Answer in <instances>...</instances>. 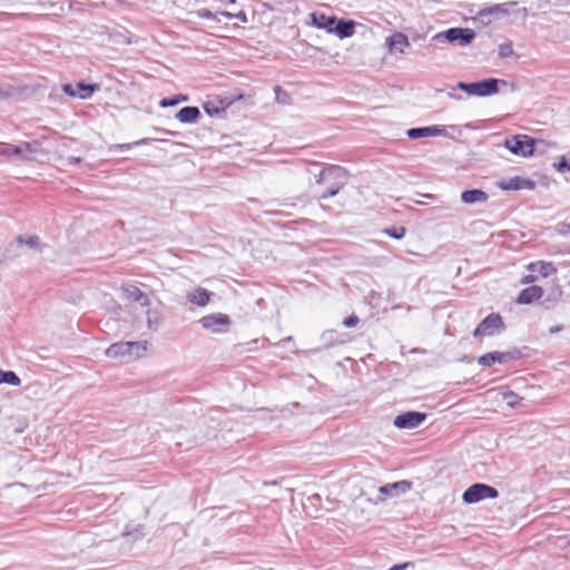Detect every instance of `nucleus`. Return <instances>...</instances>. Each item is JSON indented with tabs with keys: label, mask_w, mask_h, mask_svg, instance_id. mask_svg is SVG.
<instances>
[{
	"label": "nucleus",
	"mask_w": 570,
	"mask_h": 570,
	"mask_svg": "<svg viewBox=\"0 0 570 570\" xmlns=\"http://www.w3.org/2000/svg\"><path fill=\"white\" fill-rule=\"evenodd\" d=\"M543 295V289L540 286H530L524 288L518 296L519 304H531Z\"/></svg>",
	"instance_id": "16"
},
{
	"label": "nucleus",
	"mask_w": 570,
	"mask_h": 570,
	"mask_svg": "<svg viewBox=\"0 0 570 570\" xmlns=\"http://www.w3.org/2000/svg\"><path fill=\"white\" fill-rule=\"evenodd\" d=\"M203 107L206 114H208L212 117L219 115L225 109L224 107L217 106L216 102L213 100L206 101Z\"/></svg>",
	"instance_id": "29"
},
{
	"label": "nucleus",
	"mask_w": 570,
	"mask_h": 570,
	"mask_svg": "<svg viewBox=\"0 0 570 570\" xmlns=\"http://www.w3.org/2000/svg\"><path fill=\"white\" fill-rule=\"evenodd\" d=\"M461 200L465 204L484 203L488 200V195L481 189H469L461 194Z\"/></svg>",
	"instance_id": "19"
},
{
	"label": "nucleus",
	"mask_w": 570,
	"mask_h": 570,
	"mask_svg": "<svg viewBox=\"0 0 570 570\" xmlns=\"http://www.w3.org/2000/svg\"><path fill=\"white\" fill-rule=\"evenodd\" d=\"M196 16L198 18H203V19H215V14L208 10V9H199L197 12H196Z\"/></svg>",
	"instance_id": "37"
},
{
	"label": "nucleus",
	"mask_w": 570,
	"mask_h": 570,
	"mask_svg": "<svg viewBox=\"0 0 570 570\" xmlns=\"http://www.w3.org/2000/svg\"><path fill=\"white\" fill-rule=\"evenodd\" d=\"M222 14L227 17V18H229V19L235 18V19L240 20L242 22H247V17H246L245 12H243V11H240V12H238L236 14H233L230 12L224 11V12H222Z\"/></svg>",
	"instance_id": "36"
},
{
	"label": "nucleus",
	"mask_w": 570,
	"mask_h": 570,
	"mask_svg": "<svg viewBox=\"0 0 570 570\" xmlns=\"http://www.w3.org/2000/svg\"><path fill=\"white\" fill-rule=\"evenodd\" d=\"M147 324H148V327L153 331H156L158 328L159 320H158L157 312H155V311L147 312Z\"/></svg>",
	"instance_id": "32"
},
{
	"label": "nucleus",
	"mask_w": 570,
	"mask_h": 570,
	"mask_svg": "<svg viewBox=\"0 0 570 570\" xmlns=\"http://www.w3.org/2000/svg\"><path fill=\"white\" fill-rule=\"evenodd\" d=\"M503 400L507 402L509 406H515L518 402L521 400L518 394L512 391H508L503 393Z\"/></svg>",
	"instance_id": "33"
},
{
	"label": "nucleus",
	"mask_w": 570,
	"mask_h": 570,
	"mask_svg": "<svg viewBox=\"0 0 570 570\" xmlns=\"http://www.w3.org/2000/svg\"><path fill=\"white\" fill-rule=\"evenodd\" d=\"M446 129L443 126L415 127L406 130L410 139H419L425 137L445 136Z\"/></svg>",
	"instance_id": "12"
},
{
	"label": "nucleus",
	"mask_w": 570,
	"mask_h": 570,
	"mask_svg": "<svg viewBox=\"0 0 570 570\" xmlns=\"http://www.w3.org/2000/svg\"><path fill=\"white\" fill-rule=\"evenodd\" d=\"M227 2H228L229 4H233V3H235V2H236V0H227Z\"/></svg>",
	"instance_id": "46"
},
{
	"label": "nucleus",
	"mask_w": 570,
	"mask_h": 570,
	"mask_svg": "<svg viewBox=\"0 0 570 570\" xmlns=\"http://www.w3.org/2000/svg\"><path fill=\"white\" fill-rule=\"evenodd\" d=\"M426 419V414L416 411H409L397 415L394 419V425L397 429L411 430L417 428Z\"/></svg>",
	"instance_id": "11"
},
{
	"label": "nucleus",
	"mask_w": 570,
	"mask_h": 570,
	"mask_svg": "<svg viewBox=\"0 0 570 570\" xmlns=\"http://www.w3.org/2000/svg\"><path fill=\"white\" fill-rule=\"evenodd\" d=\"M0 156L11 161H36L46 156L38 140L23 141L19 145L0 144Z\"/></svg>",
	"instance_id": "1"
},
{
	"label": "nucleus",
	"mask_w": 570,
	"mask_h": 570,
	"mask_svg": "<svg viewBox=\"0 0 570 570\" xmlns=\"http://www.w3.org/2000/svg\"><path fill=\"white\" fill-rule=\"evenodd\" d=\"M355 32V22L353 20L336 19L332 33H335L340 39L352 37Z\"/></svg>",
	"instance_id": "15"
},
{
	"label": "nucleus",
	"mask_w": 570,
	"mask_h": 570,
	"mask_svg": "<svg viewBox=\"0 0 570 570\" xmlns=\"http://www.w3.org/2000/svg\"><path fill=\"white\" fill-rule=\"evenodd\" d=\"M560 296H561V291L560 289H557V291L553 292V301L554 302L558 301Z\"/></svg>",
	"instance_id": "42"
},
{
	"label": "nucleus",
	"mask_w": 570,
	"mask_h": 570,
	"mask_svg": "<svg viewBox=\"0 0 570 570\" xmlns=\"http://www.w3.org/2000/svg\"><path fill=\"white\" fill-rule=\"evenodd\" d=\"M512 358L510 352H490L478 358V363L484 367H489L494 363H507Z\"/></svg>",
	"instance_id": "14"
},
{
	"label": "nucleus",
	"mask_w": 570,
	"mask_h": 570,
	"mask_svg": "<svg viewBox=\"0 0 570 570\" xmlns=\"http://www.w3.org/2000/svg\"><path fill=\"white\" fill-rule=\"evenodd\" d=\"M10 96V92L2 87H0V100H3Z\"/></svg>",
	"instance_id": "40"
},
{
	"label": "nucleus",
	"mask_w": 570,
	"mask_h": 570,
	"mask_svg": "<svg viewBox=\"0 0 570 570\" xmlns=\"http://www.w3.org/2000/svg\"><path fill=\"white\" fill-rule=\"evenodd\" d=\"M147 351V342H118L106 350L109 358L128 363L139 358Z\"/></svg>",
	"instance_id": "3"
},
{
	"label": "nucleus",
	"mask_w": 570,
	"mask_h": 570,
	"mask_svg": "<svg viewBox=\"0 0 570 570\" xmlns=\"http://www.w3.org/2000/svg\"><path fill=\"white\" fill-rule=\"evenodd\" d=\"M149 140L150 139H148V138H144V139H140L138 141L131 142V144L116 145L115 148L119 149V150H129L132 146L146 145V144H148Z\"/></svg>",
	"instance_id": "35"
},
{
	"label": "nucleus",
	"mask_w": 570,
	"mask_h": 570,
	"mask_svg": "<svg viewBox=\"0 0 570 570\" xmlns=\"http://www.w3.org/2000/svg\"><path fill=\"white\" fill-rule=\"evenodd\" d=\"M529 269L539 273L543 277H548L556 272V268L551 263L537 262L529 265Z\"/></svg>",
	"instance_id": "25"
},
{
	"label": "nucleus",
	"mask_w": 570,
	"mask_h": 570,
	"mask_svg": "<svg viewBox=\"0 0 570 570\" xmlns=\"http://www.w3.org/2000/svg\"><path fill=\"white\" fill-rule=\"evenodd\" d=\"M188 100V97L185 96V95H178L174 98H164L160 100L159 105L161 107H170V106H175L177 104H179L180 101H186Z\"/></svg>",
	"instance_id": "30"
},
{
	"label": "nucleus",
	"mask_w": 570,
	"mask_h": 570,
	"mask_svg": "<svg viewBox=\"0 0 570 570\" xmlns=\"http://www.w3.org/2000/svg\"><path fill=\"white\" fill-rule=\"evenodd\" d=\"M542 142V140H535L528 135H515L507 138L503 145L517 156L529 157L534 154L537 146Z\"/></svg>",
	"instance_id": "4"
},
{
	"label": "nucleus",
	"mask_w": 570,
	"mask_h": 570,
	"mask_svg": "<svg viewBox=\"0 0 570 570\" xmlns=\"http://www.w3.org/2000/svg\"><path fill=\"white\" fill-rule=\"evenodd\" d=\"M203 328L212 333H224L230 326V318L226 314L216 313L204 316L199 320Z\"/></svg>",
	"instance_id": "8"
},
{
	"label": "nucleus",
	"mask_w": 570,
	"mask_h": 570,
	"mask_svg": "<svg viewBox=\"0 0 570 570\" xmlns=\"http://www.w3.org/2000/svg\"><path fill=\"white\" fill-rule=\"evenodd\" d=\"M409 566H410L409 562H404V563L395 564V566L391 567L389 570H405Z\"/></svg>",
	"instance_id": "39"
},
{
	"label": "nucleus",
	"mask_w": 570,
	"mask_h": 570,
	"mask_svg": "<svg viewBox=\"0 0 570 570\" xmlns=\"http://www.w3.org/2000/svg\"><path fill=\"white\" fill-rule=\"evenodd\" d=\"M275 91H276V95H277V99H279V97H278V92H281V88H279V87H276V88H275Z\"/></svg>",
	"instance_id": "44"
},
{
	"label": "nucleus",
	"mask_w": 570,
	"mask_h": 570,
	"mask_svg": "<svg viewBox=\"0 0 570 570\" xmlns=\"http://www.w3.org/2000/svg\"><path fill=\"white\" fill-rule=\"evenodd\" d=\"M212 293L203 287H197L186 296L187 301L197 306H206L210 299Z\"/></svg>",
	"instance_id": "18"
},
{
	"label": "nucleus",
	"mask_w": 570,
	"mask_h": 570,
	"mask_svg": "<svg viewBox=\"0 0 570 570\" xmlns=\"http://www.w3.org/2000/svg\"><path fill=\"white\" fill-rule=\"evenodd\" d=\"M475 38L474 30L470 28H450L443 32H439L433 37V40L440 41L442 39L449 42H459L461 46L470 45Z\"/></svg>",
	"instance_id": "7"
},
{
	"label": "nucleus",
	"mask_w": 570,
	"mask_h": 570,
	"mask_svg": "<svg viewBox=\"0 0 570 570\" xmlns=\"http://www.w3.org/2000/svg\"><path fill=\"white\" fill-rule=\"evenodd\" d=\"M498 55L501 59L514 56V50L511 41L503 42L499 46Z\"/></svg>",
	"instance_id": "27"
},
{
	"label": "nucleus",
	"mask_w": 570,
	"mask_h": 570,
	"mask_svg": "<svg viewBox=\"0 0 570 570\" xmlns=\"http://www.w3.org/2000/svg\"><path fill=\"white\" fill-rule=\"evenodd\" d=\"M357 323H358V317H357V316H355V315H351V316L346 317V318L343 321V324H344L346 327H353V326H355Z\"/></svg>",
	"instance_id": "38"
},
{
	"label": "nucleus",
	"mask_w": 570,
	"mask_h": 570,
	"mask_svg": "<svg viewBox=\"0 0 570 570\" xmlns=\"http://www.w3.org/2000/svg\"><path fill=\"white\" fill-rule=\"evenodd\" d=\"M505 83L497 78H488L475 82H459L458 87L470 96L485 97L499 92V83Z\"/></svg>",
	"instance_id": "5"
},
{
	"label": "nucleus",
	"mask_w": 570,
	"mask_h": 570,
	"mask_svg": "<svg viewBox=\"0 0 570 570\" xmlns=\"http://www.w3.org/2000/svg\"><path fill=\"white\" fill-rule=\"evenodd\" d=\"M498 497L499 492L495 488L484 483H474L463 492L462 499L465 503L471 504L484 499H495Z\"/></svg>",
	"instance_id": "6"
},
{
	"label": "nucleus",
	"mask_w": 570,
	"mask_h": 570,
	"mask_svg": "<svg viewBox=\"0 0 570 570\" xmlns=\"http://www.w3.org/2000/svg\"><path fill=\"white\" fill-rule=\"evenodd\" d=\"M389 45L392 51H400L403 53L404 49L410 46V42L405 35L396 32L390 38Z\"/></svg>",
	"instance_id": "21"
},
{
	"label": "nucleus",
	"mask_w": 570,
	"mask_h": 570,
	"mask_svg": "<svg viewBox=\"0 0 570 570\" xmlns=\"http://www.w3.org/2000/svg\"><path fill=\"white\" fill-rule=\"evenodd\" d=\"M63 91L71 97H79L81 99L89 98L97 89L96 85H85L78 82L77 85L66 83L62 87Z\"/></svg>",
	"instance_id": "13"
},
{
	"label": "nucleus",
	"mask_w": 570,
	"mask_h": 570,
	"mask_svg": "<svg viewBox=\"0 0 570 570\" xmlns=\"http://www.w3.org/2000/svg\"><path fill=\"white\" fill-rule=\"evenodd\" d=\"M504 327L502 317L499 314H490L488 315L474 330L473 335L476 336H491L497 331H500Z\"/></svg>",
	"instance_id": "10"
},
{
	"label": "nucleus",
	"mask_w": 570,
	"mask_h": 570,
	"mask_svg": "<svg viewBox=\"0 0 570 570\" xmlns=\"http://www.w3.org/2000/svg\"><path fill=\"white\" fill-rule=\"evenodd\" d=\"M124 292L127 296V298L140 303L142 306H146L149 304L148 296L141 292L137 286L134 285H126L124 286Z\"/></svg>",
	"instance_id": "20"
},
{
	"label": "nucleus",
	"mask_w": 570,
	"mask_h": 570,
	"mask_svg": "<svg viewBox=\"0 0 570 570\" xmlns=\"http://www.w3.org/2000/svg\"><path fill=\"white\" fill-rule=\"evenodd\" d=\"M509 11L505 4L499 3L491 7H485L478 12V17L484 19L490 16H508Z\"/></svg>",
	"instance_id": "22"
},
{
	"label": "nucleus",
	"mask_w": 570,
	"mask_h": 570,
	"mask_svg": "<svg viewBox=\"0 0 570 570\" xmlns=\"http://www.w3.org/2000/svg\"><path fill=\"white\" fill-rule=\"evenodd\" d=\"M316 183L327 185L326 191L320 196V199L333 197L346 185L347 171L341 166L331 165L321 170Z\"/></svg>",
	"instance_id": "2"
},
{
	"label": "nucleus",
	"mask_w": 570,
	"mask_h": 570,
	"mask_svg": "<svg viewBox=\"0 0 570 570\" xmlns=\"http://www.w3.org/2000/svg\"><path fill=\"white\" fill-rule=\"evenodd\" d=\"M200 117V111L197 107L187 106L183 107L177 114L176 118L183 124H195Z\"/></svg>",
	"instance_id": "17"
},
{
	"label": "nucleus",
	"mask_w": 570,
	"mask_h": 570,
	"mask_svg": "<svg viewBox=\"0 0 570 570\" xmlns=\"http://www.w3.org/2000/svg\"><path fill=\"white\" fill-rule=\"evenodd\" d=\"M285 341H286V342H292V341H293V337H292V336H288Z\"/></svg>",
	"instance_id": "45"
},
{
	"label": "nucleus",
	"mask_w": 570,
	"mask_h": 570,
	"mask_svg": "<svg viewBox=\"0 0 570 570\" xmlns=\"http://www.w3.org/2000/svg\"><path fill=\"white\" fill-rule=\"evenodd\" d=\"M412 483L406 480L397 481L394 483L385 484L379 488V495L374 499V503L385 501L387 498L399 497L411 490Z\"/></svg>",
	"instance_id": "9"
},
{
	"label": "nucleus",
	"mask_w": 570,
	"mask_h": 570,
	"mask_svg": "<svg viewBox=\"0 0 570 570\" xmlns=\"http://www.w3.org/2000/svg\"><path fill=\"white\" fill-rule=\"evenodd\" d=\"M79 161H80V158H78V157H69L68 158V163L69 164H77Z\"/></svg>",
	"instance_id": "41"
},
{
	"label": "nucleus",
	"mask_w": 570,
	"mask_h": 570,
	"mask_svg": "<svg viewBox=\"0 0 570 570\" xmlns=\"http://www.w3.org/2000/svg\"><path fill=\"white\" fill-rule=\"evenodd\" d=\"M313 23L320 28L326 30L328 33H332L334 22L336 20L335 17H327L324 14L316 16L315 13L312 14Z\"/></svg>",
	"instance_id": "23"
},
{
	"label": "nucleus",
	"mask_w": 570,
	"mask_h": 570,
	"mask_svg": "<svg viewBox=\"0 0 570 570\" xmlns=\"http://www.w3.org/2000/svg\"><path fill=\"white\" fill-rule=\"evenodd\" d=\"M384 233L387 234L392 238L402 239L405 235V228L404 227L386 228V229H384Z\"/></svg>",
	"instance_id": "34"
},
{
	"label": "nucleus",
	"mask_w": 570,
	"mask_h": 570,
	"mask_svg": "<svg viewBox=\"0 0 570 570\" xmlns=\"http://www.w3.org/2000/svg\"><path fill=\"white\" fill-rule=\"evenodd\" d=\"M6 383L12 386H19L21 384L20 377L12 371L0 370V384Z\"/></svg>",
	"instance_id": "26"
},
{
	"label": "nucleus",
	"mask_w": 570,
	"mask_h": 570,
	"mask_svg": "<svg viewBox=\"0 0 570 570\" xmlns=\"http://www.w3.org/2000/svg\"><path fill=\"white\" fill-rule=\"evenodd\" d=\"M553 167L561 173L569 171L570 170V151L561 156L560 159L553 164Z\"/></svg>",
	"instance_id": "28"
},
{
	"label": "nucleus",
	"mask_w": 570,
	"mask_h": 570,
	"mask_svg": "<svg viewBox=\"0 0 570 570\" xmlns=\"http://www.w3.org/2000/svg\"><path fill=\"white\" fill-rule=\"evenodd\" d=\"M327 336L332 337L333 336V332H325L323 334V337L326 338Z\"/></svg>",
	"instance_id": "43"
},
{
	"label": "nucleus",
	"mask_w": 570,
	"mask_h": 570,
	"mask_svg": "<svg viewBox=\"0 0 570 570\" xmlns=\"http://www.w3.org/2000/svg\"><path fill=\"white\" fill-rule=\"evenodd\" d=\"M39 242H40V239H39V237H38V236H36V235L27 236V237H24V236H20V237L18 238V243H19V244H26L27 246H29V247H31V248H36V247H38Z\"/></svg>",
	"instance_id": "31"
},
{
	"label": "nucleus",
	"mask_w": 570,
	"mask_h": 570,
	"mask_svg": "<svg viewBox=\"0 0 570 570\" xmlns=\"http://www.w3.org/2000/svg\"><path fill=\"white\" fill-rule=\"evenodd\" d=\"M534 184L521 177H512L503 184L504 189L520 190L524 188H533Z\"/></svg>",
	"instance_id": "24"
}]
</instances>
